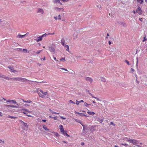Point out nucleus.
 <instances>
[{
    "instance_id": "obj_1",
    "label": "nucleus",
    "mask_w": 147,
    "mask_h": 147,
    "mask_svg": "<svg viewBox=\"0 0 147 147\" xmlns=\"http://www.w3.org/2000/svg\"><path fill=\"white\" fill-rule=\"evenodd\" d=\"M36 92L38 94L39 96L41 98H49V95L48 94L47 90L44 92L41 89H38L36 90Z\"/></svg>"
},
{
    "instance_id": "obj_2",
    "label": "nucleus",
    "mask_w": 147,
    "mask_h": 147,
    "mask_svg": "<svg viewBox=\"0 0 147 147\" xmlns=\"http://www.w3.org/2000/svg\"><path fill=\"white\" fill-rule=\"evenodd\" d=\"M54 34V33H53L52 34L49 33V34H47L46 33H45L44 34H42L41 36H39V37H38L37 39H35V40L37 42H38L40 41H41L42 40V38L43 37H46L47 36V35H48L49 34H51L53 35V34Z\"/></svg>"
},
{
    "instance_id": "obj_3",
    "label": "nucleus",
    "mask_w": 147,
    "mask_h": 147,
    "mask_svg": "<svg viewBox=\"0 0 147 147\" xmlns=\"http://www.w3.org/2000/svg\"><path fill=\"white\" fill-rule=\"evenodd\" d=\"M22 122L24 124V126L22 127V128L24 130L27 131L28 129V125L26 123H24V121H22Z\"/></svg>"
},
{
    "instance_id": "obj_4",
    "label": "nucleus",
    "mask_w": 147,
    "mask_h": 147,
    "mask_svg": "<svg viewBox=\"0 0 147 147\" xmlns=\"http://www.w3.org/2000/svg\"><path fill=\"white\" fill-rule=\"evenodd\" d=\"M18 81L19 82H28L29 81V80L26 78L19 77Z\"/></svg>"
},
{
    "instance_id": "obj_5",
    "label": "nucleus",
    "mask_w": 147,
    "mask_h": 147,
    "mask_svg": "<svg viewBox=\"0 0 147 147\" xmlns=\"http://www.w3.org/2000/svg\"><path fill=\"white\" fill-rule=\"evenodd\" d=\"M128 141H129L130 142L133 143L134 144H136L138 143V141L134 139L130 140L129 138L128 140Z\"/></svg>"
},
{
    "instance_id": "obj_6",
    "label": "nucleus",
    "mask_w": 147,
    "mask_h": 147,
    "mask_svg": "<svg viewBox=\"0 0 147 147\" xmlns=\"http://www.w3.org/2000/svg\"><path fill=\"white\" fill-rule=\"evenodd\" d=\"M6 102L7 103H13L15 104H16L17 105H18V104L17 103V102H16V101L14 100L8 99V100H6Z\"/></svg>"
},
{
    "instance_id": "obj_7",
    "label": "nucleus",
    "mask_w": 147,
    "mask_h": 147,
    "mask_svg": "<svg viewBox=\"0 0 147 147\" xmlns=\"http://www.w3.org/2000/svg\"><path fill=\"white\" fill-rule=\"evenodd\" d=\"M136 12L140 15L142 14V12L140 7H138L137 8L136 11Z\"/></svg>"
},
{
    "instance_id": "obj_8",
    "label": "nucleus",
    "mask_w": 147,
    "mask_h": 147,
    "mask_svg": "<svg viewBox=\"0 0 147 147\" xmlns=\"http://www.w3.org/2000/svg\"><path fill=\"white\" fill-rule=\"evenodd\" d=\"M36 12L37 13H40L41 14H43L44 13V11L42 9L38 8Z\"/></svg>"
},
{
    "instance_id": "obj_9",
    "label": "nucleus",
    "mask_w": 147,
    "mask_h": 147,
    "mask_svg": "<svg viewBox=\"0 0 147 147\" xmlns=\"http://www.w3.org/2000/svg\"><path fill=\"white\" fill-rule=\"evenodd\" d=\"M8 68L10 69L11 72H17L16 70L14 69L13 67L12 66H8Z\"/></svg>"
},
{
    "instance_id": "obj_10",
    "label": "nucleus",
    "mask_w": 147,
    "mask_h": 147,
    "mask_svg": "<svg viewBox=\"0 0 147 147\" xmlns=\"http://www.w3.org/2000/svg\"><path fill=\"white\" fill-rule=\"evenodd\" d=\"M55 9L56 11H64V9L63 8H60L57 7H55Z\"/></svg>"
},
{
    "instance_id": "obj_11",
    "label": "nucleus",
    "mask_w": 147,
    "mask_h": 147,
    "mask_svg": "<svg viewBox=\"0 0 147 147\" xmlns=\"http://www.w3.org/2000/svg\"><path fill=\"white\" fill-rule=\"evenodd\" d=\"M6 107H11L12 108H18V107L17 106L15 105H6Z\"/></svg>"
},
{
    "instance_id": "obj_12",
    "label": "nucleus",
    "mask_w": 147,
    "mask_h": 147,
    "mask_svg": "<svg viewBox=\"0 0 147 147\" xmlns=\"http://www.w3.org/2000/svg\"><path fill=\"white\" fill-rule=\"evenodd\" d=\"M49 49L51 52H52L53 53H55V49L53 47H49Z\"/></svg>"
},
{
    "instance_id": "obj_13",
    "label": "nucleus",
    "mask_w": 147,
    "mask_h": 147,
    "mask_svg": "<svg viewBox=\"0 0 147 147\" xmlns=\"http://www.w3.org/2000/svg\"><path fill=\"white\" fill-rule=\"evenodd\" d=\"M85 79L87 81H89L90 82H92L93 81V80L92 78L88 77H86Z\"/></svg>"
},
{
    "instance_id": "obj_14",
    "label": "nucleus",
    "mask_w": 147,
    "mask_h": 147,
    "mask_svg": "<svg viewBox=\"0 0 147 147\" xmlns=\"http://www.w3.org/2000/svg\"><path fill=\"white\" fill-rule=\"evenodd\" d=\"M3 78L6 80H9V78L6 77L5 75H3L2 74V75L0 76V78Z\"/></svg>"
},
{
    "instance_id": "obj_15",
    "label": "nucleus",
    "mask_w": 147,
    "mask_h": 147,
    "mask_svg": "<svg viewBox=\"0 0 147 147\" xmlns=\"http://www.w3.org/2000/svg\"><path fill=\"white\" fill-rule=\"evenodd\" d=\"M59 129H60V131L61 132H63L64 131V128L63 127V126L62 125H60L59 126Z\"/></svg>"
},
{
    "instance_id": "obj_16",
    "label": "nucleus",
    "mask_w": 147,
    "mask_h": 147,
    "mask_svg": "<svg viewBox=\"0 0 147 147\" xmlns=\"http://www.w3.org/2000/svg\"><path fill=\"white\" fill-rule=\"evenodd\" d=\"M28 33H27L24 35H21V34H19L18 35H17V38H23V37H24L26 34H28Z\"/></svg>"
},
{
    "instance_id": "obj_17",
    "label": "nucleus",
    "mask_w": 147,
    "mask_h": 147,
    "mask_svg": "<svg viewBox=\"0 0 147 147\" xmlns=\"http://www.w3.org/2000/svg\"><path fill=\"white\" fill-rule=\"evenodd\" d=\"M74 113L76 114H78L79 115L85 116H86V115H84V114L82 113L78 112L76 111H75L74 112Z\"/></svg>"
},
{
    "instance_id": "obj_18",
    "label": "nucleus",
    "mask_w": 147,
    "mask_h": 147,
    "mask_svg": "<svg viewBox=\"0 0 147 147\" xmlns=\"http://www.w3.org/2000/svg\"><path fill=\"white\" fill-rule=\"evenodd\" d=\"M61 43L62 45L63 46H65V45H66L65 44V40L64 38H62L61 40Z\"/></svg>"
},
{
    "instance_id": "obj_19",
    "label": "nucleus",
    "mask_w": 147,
    "mask_h": 147,
    "mask_svg": "<svg viewBox=\"0 0 147 147\" xmlns=\"http://www.w3.org/2000/svg\"><path fill=\"white\" fill-rule=\"evenodd\" d=\"M63 135L64 136H66L67 137H69L70 136L67 134V132L66 131H64L63 132H62Z\"/></svg>"
},
{
    "instance_id": "obj_20",
    "label": "nucleus",
    "mask_w": 147,
    "mask_h": 147,
    "mask_svg": "<svg viewBox=\"0 0 147 147\" xmlns=\"http://www.w3.org/2000/svg\"><path fill=\"white\" fill-rule=\"evenodd\" d=\"M21 100L23 102H25L28 103H30L32 102V101L30 100H24L23 99H21Z\"/></svg>"
},
{
    "instance_id": "obj_21",
    "label": "nucleus",
    "mask_w": 147,
    "mask_h": 147,
    "mask_svg": "<svg viewBox=\"0 0 147 147\" xmlns=\"http://www.w3.org/2000/svg\"><path fill=\"white\" fill-rule=\"evenodd\" d=\"M96 119L100 123H102L103 121V120L102 119L99 118H97Z\"/></svg>"
},
{
    "instance_id": "obj_22",
    "label": "nucleus",
    "mask_w": 147,
    "mask_h": 147,
    "mask_svg": "<svg viewBox=\"0 0 147 147\" xmlns=\"http://www.w3.org/2000/svg\"><path fill=\"white\" fill-rule=\"evenodd\" d=\"M89 94L91 96H92V98H95L96 99H97V100H98V101L100 100V99L98 98H97V97H96L93 96H92V95L89 92Z\"/></svg>"
},
{
    "instance_id": "obj_23",
    "label": "nucleus",
    "mask_w": 147,
    "mask_h": 147,
    "mask_svg": "<svg viewBox=\"0 0 147 147\" xmlns=\"http://www.w3.org/2000/svg\"><path fill=\"white\" fill-rule=\"evenodd\" d=\"M100 80L101 81H102L103 82H106L105 79V78L103 77H100Z\"/></svg>"
},
{
    "instance_id": "obj_24",
    "label": "nucleus",
    "mask_w": 147,
    "mask_h": 147,
    "mask_svg": "<svg viewBox=\"0 0 147 147\" xmlns=\"http://www.w3.org/2000/svg\"><path fill=\"white\" fill-rule=\"evenodd\" d=\"M49 111L51 113H52L54 114H59V113L55 112L53 111L51 109H49Z\"/></svg>"
},
{
    "instance_id": "obj_25",
    "label": "nucleus",
    "mask_w": 147,
    "mask_h": 147,
    "mask_svg": "<svg viewBox=\"0 0 147 147\" xmlns=\"http://www.w3.org/2000/svg\"><path fill=\"white\" fill-rule=\"evenodd\" d=\"M87 113L90 115H94L95 114V113L94 112L91 111H88Z\"/></svg>"
},
{
    "instance_id": "obj_26",
    "label": "nucleus",
    "mask_w": 147,
    "mask_h": 147,
    "mask_svg": "<svg viewBox=\"0 0 147 147\" xmlns=\"http://www.w3.org/2000/svg\"><path fill=\"white\" fill-rule=\"evenodd\" d=\"M55 3H59L60 4H61V5H62V3H61L60 2V1L59 0H56L55 1Z\"/></svg>"
},
{
    "instance_id": "obj_27",
    "label": "nucleus",
    "mask_w": 147,
    "mask_h": 147,
    "mask_svg": "<svg viewBox=\"0 0 147 147\" xmlns=\"http://www.w3.org/2000/svg\"><path fill=\"white\" fill-rule=\"evenodd\" d=\"M43 127L44 128V129H45L46 131H48L49 130V129L47 128V127H46L45 126H43Z\"/></svg>"
},
{
    "instance_id": "obj_28",
    "label": "nucleus",
    "mask_w": 147,
    "mask_h": 147,
    "mask_svg": "<svg viewBox=\"0 0 147 147\" xmlns=\"http://www.w3.org/2000/svg\"><path fill=\"white\" fill-rule=\"evenodd\" d=\"M64 47H66V48H67L66 50L67 51H69V46L68 45H65V46Z\"/></svg>"
},
{
    "instance_id": "obj_29",
    "label": "nucleus",
    "mask_w": 147,
    "mask_h": 147,
    "mask_svg": "<svg viewBox=\"0 0 147 147\" xmlns=\"http://www.w3.org/2000/svg\"><path fill=\"white\" fill-rule=\"evenodd\" d=\"M137 1L140 4H142L143 2V0H137Z\"/></svg>"
},
{
    "instance_id": "obj_30",
    "label": "nucleus",
    "mask_w": 147,
    "mask_h": 147,
    "mask_svg": "<svg viewBox=\"0 0 147 147\" xmlns=\"http://www.w3.org/2000/svg\"><path fill=\"white\" fill-rule=\"evenodd\" d=\"M22 51L23 52L25 53H27V51L28 52V51L26 49H23Z\"/></svg>"
},
{
    "instance_id": "obj_31",
    "label": "nucleus",
    "mask_w": 147,
    "mask_h": 147,
    "mask_svg": "<svg viewBox=\"0 0 147 147\" xmlns=\"http://www.w3.org/2000/svg\"><path fill=\"white\" fill-rule=\"evenodd\" d=\"M22 111H25L27 112H32L31 111H29L28 110H27L26 109H23Z\"/></svg>"
},
{
    "instance_id": "obj_32",
    "label": "nucleus",
    "mask_w": 147,
    "mask_h": 147,
    "mask_svg": "<svg viewBox=\"0 0 147 147\" xmlns=\"http://www.w3.org/2000/svg\"><path fill=\"white\" fill-rule=\"evenodd\" d=\"M23 113L26 114V115L28 117H32V116L26 113L25 112H23Z\"/></svg>"
},
{
    "instance_id": "obj_33",
    "label": "nucleus",
    "mask_w": 147,
    "mask_h": 147,
    "mask_svg": "<svg viewBox=\"0 0 147 147\" xmlns=\"http://www.w3.org/2000/svg\"><path fill=\"white\" fill-rule=\"evenodd\" d=\"M49 117L50 118H53L54 120H57V118L56 117H52L50 116H49Z\"/></svg>"
},
{
    "instance_id": "obj_34",
    "label": "nucleus",
    "mask_w": 147,
    "mask_h": 147,
    "mask_svg": "<svg viewBox=\"0 0 147 147\" xmlns=\"http://www.w3.org/2000/svg\"><path fill=\"white\" fill-rule=\"evenodd\" d=\"M54 135L55 136H59V134H58L57 133L54 132Z\"/></svg>"
},
{
    "instance_id": "obj_35",
    "label": "nucleus",
    "mask_w": 147,
    "mask_h": 147,
    "mask_svg": "<svg viewBox=\"0 0 147 147\" xmlns=\"http://www.w3.org/2000/svg\"><path fill=\"white\" fill-rule=\"evenodd\" d=\"M69 103H72V104H75V102H74L73 101H72L71 100H69Z\"/></svg>"
},
{
    "instance_id": "obj_36",
    "label": "nucleus",
    "mask_w": 147,
    "mask_h": 147,
    "mask_svg": "<svg viewBox=\"0 0 147 147\" xmlns=\"http://www.w3.org/2000/svg\"><path fill=\"white\" fill-rule=\"evenodd\" d=\"M60 61H62L63 62L65 61V58H62L61 59H60Z\"/></svg>"
},
{
    "instance_id": "obj_37",
    "label": "nucleus",
    "mask_w": 147,
    "mask_h": 147,
    "mask_svg": "<svg viewBox=\"0 0 147 147\" xmlns=\"http://www.w3.org/2000/svg\"><path fill=\"white\" fill-rule=\"evenodd\" d=\"M19 78V77L15 78V80L18 81Z\"/></svg>"
},
{
    "instance_id": "obj_38",
    "label": "nucleus",
    "mask_w": 147,
    "mask_h": 147,
    "mask_svg": "<svg viewBox=\"0 0 147 147\" xmlns=\"http://www.w3.org/2000/svg\"><path fill=\"white\" fill-rule=\"evenodd\" d=\"M84 105L85 106H86V107H88L87 106V105H90V104H87L86 102H85L84 103Z\"/></svg>"
},
{
    "instance_id": "obj_39",
    "label": "nucleus",
    "mask_w": 147,
    "mask_h": 147,
    "mask_svg": "<svg viewBox=\"0 0 147 147\" xmlns=\"http://www.w3.org/2000/svg\"><path fill=\"white\" fill-rule=\"evenodd\" d=\"M9 80H15V78H9Z\"/></svg>"
},
{
    "instance_id": "obj_40",
    "label": "nucleus",
    "mask_w": 147,
    "mask_h": 147,
    "mask_svg": "<svg viewBox=\"0 0 147 147\" xmlns=\"http://www.w3.org/2000/svg\"><path fill=\"white\" fill-rule=\"evenodd\" d=\"M78 122L81 124V125H82V126L83 127V129H84V125H83L82 124V123H81V122L80 121H79V120H78Z\"/></svg>"
},
{
    "instance_id": "obj_41",
    "label": "nucleus",
    "mask_w": 147,
    "mask_h": 147,
    "mask_svg": "<svg viewBox=\"0 0 147 147\" xmlns=\"http://www.w3.org/2000/svg\"><path fill=\"white\" fill-rule=\"evenodd\" d=\"M42 51V50H39V51H37V52L36 53V54H39L41 51Z\"/></svg>"
},
{
    "instance_id": "obj_42",
    "label": "nucleus",
    "mask_w": 147,
    "mask_h": 147,
    "mask_svg": "<svg viewBox=\"0 0 147 147\" xmlns=\"http://www.w3.org/2000/svg\"><path fill=\"white\" fill-rule=\"evenodd\" d=\"M125 61L127 63V64L128 65H130L129 61L127 60H125Z\"/></svg>"
},
{
    "instance_id": "obj_43",
    "label": "nucleus",
    "mask_w": 147,
    "mask_h": 147,
    "mask_svg": "<svg viewBox=\"0 0 147 147\" xmlns=\"http://www.w3.org/2000/svg\"><path fill=\"white\" fill-rule=\"evenodd\" d=\"M58 19L61 20V16H60V15H58Z\"/></svg>"
},
{
    "instance_id": "obj_44",
    "label": "nucleus",
    "mask_w": 147,
    "mask_h": 147,
    "mask_svg": "<svg viewBox=\"0 0 147 147\" xmlns=\"http://www.w3.org/2000/svg\"><path fill=\"white\" fill-rule=\"evenodd\" d=\"M61 69H63V70H65V71H68V70L67 69L64 68H61Z\"/></svg>"
},
{
    "instance_id": "obj_45",
    "label": "nucleus",
    "mask_w": 147,
    "mask_h": 147,
    "mask_svg": "<svg viewBox=\"0 0 147 147\" xmlns=\"http://www.w3.org/2000/svg\"><path fill=\"white\" fill-rule=\"evenodd\" d=\"M146 40V36H145L144 38V40H143V42H144V41H145V40Z\"/></svg>"
},
{
    "instance_id": "obj_46",
    "label": "nucleus",
    "mask_w": 147,
    "mask_h": 147,
    "mask_svg": "<svg viewBox=\"0 0 147 147\" xmlns=\"http://www.w3.org/2000/svg\"><path fill=\"white\" fill-rule=\"evenodd\" d=\"M131 71L132 72H134V71L135 70L134 69L131 68Z\"/></svg>"
},
{
    "instance_id": "obj_47",
    "label": "nucleus",
    "mask_w": 147,
    "mask_h": 147,
    "mask_svg": "<svg viewBox=\"0 0 147 147\" xmlns=\"http://www.w3.org/2000/svg\"><path fill=\"white\" fill-rule=\"evenodd\" d=\"M110 124L111 125H113L114 126H115V124H114L112 122H110Z\"/></svg>"
},
{
    "instance_id": "obj_48",
    "label": "nucleus",
    "mask_w": 147,
    "mask_h": 147,
    "mask_svg": "<svg viewBox=\"0 0 147 147\" xmlns=\"http://www.w3.org/2000/svg\"><path fill=\"white\" fill-rule=\"evenodd\" d=\"M80 103L79 102V101H77L76 102V104L77 105H79V104Z\"/></svg>"
},
{
    "instance_id": "obj_49",
    "label": "nucleus",
    "mask_w": 147,
    "mask_h": 147,
    "mask_svg": "<svg viewBox=\"0 0 147 147\" xmlns=\"http://www.w3.org/2000/svg\"><path fill=\"white\" fill-rule=\"evenodd\" d=\"M63 2H68L69 1V0H61Z\"/></svg>"
},
{
    "instance_id": "obj_50",
    "label": "nucleus",
    "mask_w": 147,
    "mask_h": 147,
    "mask_svg": "<svg viewBox=\"0 0 147 147\" xmlns=\"http://www.w3.org/2000/svg\"><path fill=\"white\" fill-rule=\"evenodd\" d=\"M17 118L16 117L12 116L11 117V119H16Z\"/></svg>"
},
{
    "instance_id": "obj_51",
    "label": "nucleus",
    "mask_w": 147,
    "mask_h": 147,
    "mask_svg": "<svg viewBox=\"0 0 147 147\" xmlns=\"http://www.w3.org/2000/svg\"><path fill=\"white\" fill-rule=\"evenodd\" d=\"M11 117H12V116H11L10 115H9L8 116V118H11Z\"/></svg>"
},
{
    "instance_id": "obj_52",
    "label": "nucleus",
    "mask_w": 147,
    "mask_h": 147,
    "mask_svg": "<svg viewBox=\"0 0 147 147\" xmlns=\"http://www.w3.org/2000/svg\"><path fill=\"white\" fill-rule=\"evenodd\" d=\"M60 118L63 119H66V118H65L64 117H61Z\"/></svg>"
},
{
    "instance_id": "obj_53",
    "label": "nucleus",
    "mask_w": 147,
    "mask_h": 147,
    "mask_svg": "<svg viewBox=\"0 0 147 147\" xmlns=\"http://www.w3.org/2000/svg\"><path fill=\"white\" fill-rule=\"evenodd\" d=\"M18 51H21V50H22V49H21V48H18Z\"/></svg>"
},
{
    "instance_id": "obj_54",
    "label": "nucleus",
    "mask_w": 147,
    "mask_h": 147,
    "mask_svg": "<svg viewBox=\"0 0 147 147\" xmlns=\"http://www.w3.org/2000/svg\"><path fill=\"white\" fill-rule=\"evenodd\" d=\"M53 59L56 61H58L56 59V57H53Z\"/></svg>"
},
{
    "instance_id": "obj_55",
    "label": "nucleus",
    "mask_w": 147,
    "mask_h": 147,
    "mask_svg": "<svg viewBox=\"0 0 147 147\" xmlns=\"http://www.w3.org/2000/svg\"><path fill=\"white\" fill-rule=\"evenodd\" d=\"M81 144L82 146H83L84 144V142H82Z\"/></svg>"
},
{
    "instance_id": "obj_56",
    "label": "nucleus",
    "mask_w": 147,
    "mask_h": 147,
    "mask_svg": "<svg viewBox=\"0 0 147 147\" xmlns=\"http://www.w3.org/2000/svg\"><path fill=\"white\" fill-rule=\"evenodd\" d=\"M79 101V102L80 103V102H84V101L83 100H81L80 101Z\"/></svg>"
},
{
    "instance_id": "obj_57",
    "label": "nucleus",
    "mask_w": 147,
    "mask_h": 147,
    "mask_svg": "<svg viewBox=\"0 0 147 147\" xmlns=\"http://www.w3.org/2000/svg\"><path fill=\"white\" fill-rule=\"evenodd\" d=\"M47 120L45 119H42V121L44 122H46V121Z\"/></svg>"
},
{
    "instance_id": "obj_58",
    "label": "nucleus",
    "mask_w": 147,
    "mask_h": 147,
    "mask_svg": "<svg viewBox=\"0 0 147 147\" xmlns=\"http://www.w3.org/2000/svg\"><path fill=\"white\" fill-rule=\"evenodd\" d=\"M122 145H124V146H127V144H122Z\"/></svg>"
},
{
    "instance_id": "obj_59",
    "label": "nucleus",
    "mask_w": 147,
    "mask_h": 147,
    "mask_svg": "<svg viewBox=\"0 0 147 147\" xmlns=\"http://www.w3.org/2000/svg\"><path fill=\"white\" fill-rule=\"evenodd\" d=\"M54 18L56 20H57V19H58L57 17H54Z\"/></svg>"
},
{
    "instance_id": "obj_60",
    "label": "nucleus",
    "mask_w": 147,
    "mask_h": 147,
    "mask_svg": "<svg viewBox=\"0 0 147 147\" xmlns=\"http://www.w3.org/2000/svg\"><path fill=\"white\" fill-rule=\"evenodd\" d=\"M24 105L26 107V106H29V105H28V104H25Z\"/></svg>"
},
{
    "instance_id": "obj_61",
    "label": "nucleus",
    "mask_w": 147,
    "mask_h": 147,
    "mask_svg": "<svg viewBox=\"0 0 147 147\" xmlns=\"http://www.w3.org/2000/svg\"><path fill=\"white\" fill-rule=\"evenodd\" d=\"M108 43H109V45H111V42L110 41H109L108 42Z\"/></svg>"
},
{
    "instance_id": "obj_62",
    "label": "nucleus",
    "mask_w": 147,
    "mask_h": 147,
    "mask_svg": "<svg viewBox=\"0 0 147 147\" xmlns=\"http://www.w3.org/2000/svg\"><path fill=\"white\" fill-rule=\"evenodd\" d=\"M0 116H2V113L1 112H0Z\"/></svg>"
},
{
    "instance_id": "obj_63",
    "label": "nucleus",
    "mask_w": 147,
    "mask_h": 147,
    "mask_svg": "<svg viewBox=\"0 0 147 147\" xmlns=\"http://www.w3.org/2000/svg\"><path fill=\"white\" fill-rule=\"evenodd\" d=\"M142 18H140L139 19L140 20L141 22L142 21Z\"/></svg>"
},
{
    "instance_id": "obj_64",
    "label": "nucleus",
    "mask_w": 147,
    "mask_h": 147,
    "mask_svg": "<svg viewBox=\"0 0 147 147\" xmlns=\"http://www.w3.org/2000/svg\"><path fill=\"white\" fill-rule=\"evenodd\" d=\"M75 121H77V122H78V120L77 119H75Z\"/></svg>"
}]
</instances>
